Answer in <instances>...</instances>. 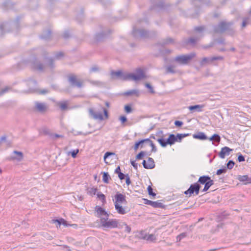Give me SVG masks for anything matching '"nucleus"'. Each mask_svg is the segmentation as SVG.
Here are the masks:
<instances>
[{"mask_svg": "<svg viewBox=\"0 0 251 251\" xmlns=\"http://www.w3.org/2000/svg\"><path fill=\"white\" fill-rule=\"evenodd\" d=\"M111 75L113 79L119 78L124 81L131 80L135 81L143 79L146 77L144 71L141 68L137 69L135 73H123L121 71H112Z\"/></svg>", "mask_w": 251, "mask_h": 251, "instance_id": "obj_1", "label": "nucleus"}, {"mask_svg": "<svg viewBox=\"0 0 251 251\" xmlns=\"http://www.w3.org/2000/svg\"><path fill=\"white\" fill-rule=\"evenodd\" d=\"M31 67L38 71H44L47 69L52 70L54 68V60L52 58L45 57L44 63L34 58L31 61Z\"/></svg>", "mask_w": 251, "mask_h": 251, "instance_id": "obj_2", "label": "nucleus"}, {"mask_svg": "<svg viewBox=\"0 0 251 251\" xmlns=\"http://www.w3.org/2000/svg\"><path fill=\"white\" fill-rule=\"evenodd\" d=\"M233 25V22H226L222 21L219 23L217 25L213 27V30L215 33H222L227 31L230 35H232L235 33V30L232 27Z\"/></svg>", "mask_w": 251, "mask_h": 251, "instance_id": "obj_3", "label": "nucleus"}, {"mask_svg": "<svg viewBox=\"0 0 251 251\" xmlns=\"http://www.w3.org/2000/svg\"><path fill=\"white\" fill-rule=\"evenodd\" d=\"M196 54L194 52H191L187 54H182L176 56L174 59V61L181 65H185L191 61V60L196 56Z\"/></svg>", "mask_w": 251, "mask_h": 251, "instance_id": "obj_4", "label": "nucleus"}, {"mask_svg": "<svg viewBox=\"0 0 251 251\" xmlns=\"http://www.w3.org/2000/svg\"><path fill=\"white\" fill-rule=\"evenodd\" d=\"M132 34L136 38H146L152 36L151 33L144 29H136L134 27L132 31Z\"/></svg>", "mask_w": 251, "mask_h": 251, "instance_id": "obj_5", "label": "nucleus"}, {"mask_svg": "<svg viewBox=\"0 0 251 251\" xmlns=\"http://www.w3.org/2000/svg\"><path fill=\"white\" fill-rule=\"evenodd\" d=\"M108 217H101L100 218V224L104 227L114 228L118 226V222L116 220L111 219L107 221Z\"/></svg>", "mask_w": 251, "mask_h": 251, "instance_id": "obj_6", "label": "nucleus"}, {"mask_svg": "<svg viewBox=\"0 0 251 251\" xmlns=\"http://www.w3.org/2000/svg\"><path fill=\"white\" fill-rule=\"evenodd\" d=\"M224 57L222 56H213L211 57H203L200 62L201 66H203L206 65L213 64L216 65L214 62L217 60H223Z\"/></svg>", "mask_w": 251, "mask_h": 251, "instance_id": "obj_7", "label": "nucleus"}, {"mask_svg": "<svg viewBox=\"0 0 251 251\" xmlns=\"http://www.w3.org/2000/svg\"><path fill=\"white\" fill-rule=\"evenodd\" d=\"M201 185L198 183H195L191 184L188 190L184 192V194L191 197L192 195H198L199 194Z\"/></svg>", "mask_w": 251, "mask_h": 251, "instance_id": "obj_8", "label": "nucleus"}, {"mask_svg": "<svg viewBox=\"0 0 251 251\" xmlns=\"http://www.w3.org/2000/svg\"><path fill=\"white\" fill-rule=\"evenodd\" d=\"M68 80L72 87L81 88L83 86L82 81L78 79L76 76L74 74L69 75L68 76Z\"/></svg>", "mask_w": 251, "mask_h": 251, "instance_id": "obj_9", "label": "nucleus"}, {"mask_svg": "<svg viewBox=\"0 0 251 251\" xmlns=\"http://www.w3.org/2000/svg\"><path fill=\"white\" fill-rule=\"evenodd\" d=\"M35 106L36 110L40 113L45 112L48 109V106L46 103L39 101L35 102Z\"/></svg>", "mask_w": 251, "mask_h": 251, "instance_id": "obj_10", "label": "nucleus"}, {"mask_svg": "<svg viewBox=\"0 0 251 251\" xmlns=\"http://www.w3.org/2000/svg\"><path fill=\"white\" fill-rule=\"evenodd\" d=\"M143 167L145 169H153L155 167V164L153 159L152 158L149 157L148 160H143L142 162Z\"/></svg>", "mask_w": 251, "mask_h": 251, "instance_id": "obj_11", "label": "nucleus"}, {"mask_svg": "<svg viewBox=\"0 0 251 251\" xmlns=\"http://www.w3.org/2000/svg\"><path fill=\"white\" fill-rule=\"evenodd\" d=\"M115 203L121 204V203H127V201L126 200V196L121 193H117L115 196Z\"/></svg>", "mask_w": 251, "mask_h": 251, "instance_id": "obj_12", "label": "nucleus"}, {"mask_svg": "<svg viewBox=\"0 0 251 251\" xmlns=\"http://www.w3.org/2000/svg\"><path fill=\"white\" fill-rule=\"evenodd\" d=\"M232 150L230 149L229 148L227 147H224L222 148L221 151L219 153V156L221 158H225L226 155H228L230 153V152L232 151Z\"/></svg>", "mask_w": 251, "mask_h": 251, "instance_id": "obj_13", "label": "nucleus"}, {"mask_svg": "<svg viewBox=\"0 0 251 251\" xmlns=\"http://www.w3.org/2000/svg\"><path fill=\"white\" fill-rule=\"evenodd\" d=\"M89 112L91 116L94 119H99L100 120H102L103 119V117L101 113L95 112L93 109L91 108L89 110Z\"/></svg>", "mask_w": 251, "mask_h": 251, "instance_id": "obj_14", "label": "nucleus"}, {"mask_svg": "<svg viewBox=\"0 0 251 251\" xmlns=\"http://www.w3.org/2000/svg\"><path fill=\"white\" fill-rule=\"evenodd\" d=\"M95 209L97 213L98 217H100L101 216H104V217H109V215L107 212H106L105 210L100 206H96Z\"/></svg>", "mask_w": 251, "mask_h": 251, "instance_id": "obj_15", "label": "nucleus"}, {"mask_svg": "<svg viewBox=\"0 0 251 251\" xmlns=\"http://www.w3.org/2000/svg\"><path fill=\"white\" fill-rule=\"evenodd\" d=\"M177 141V138L173 134H170L169 137L167 139V145H170L171 146L174 144Z\"/></svg>", "mask_w": 251, "mask_h": 251, "instance_id": "obj_16", "label": "nucleus"}, {"mask_svg": "<svg viewBox=\"0 0 251 251\" xmlns=\"http://www.w3.org/2000/svg\"><path fill=\"white\" fill-rule=\"evenodd\" d=\"M193 137L195 139H198L201 140H204L207 139L206 135L204 133L201 132H200L197 134H194Z\"/></svg>", "mask_w": 251, "mask_h": 251, "instance_id": "obj_17", "label": "nucleus"}, {"mask_svg": "<svg viewBox=\"0 0 251 251\" xmlns=\"http://www.w3.org/2000/svg\"><path fill=\"white\" fill-rule=\"evenodd\" d=\"M107 34L104 32L99 33L95 35V40L97 41H101L103 40L106 37Z\"/></svg>", "mask_w": 251, "mask_h": 251, "instance_id": "obj_18", "label": "nucleus"}, {"mask_svg": "<svg viewBox=\"0 0 251 251\" xmlns=\"http://www.w3.org/2000/svg\"><path fill=\"white\" fill-rule=\"evenodd\" d=\"M211 177L208 176H203L199 177L197 183L201 184H205Z\"/></svg>", "mask_w": 251, "mask_h": 251, "instance_id": "obj_19", "label": "nucleus"}, {"mask_svg": "<svg viewBox=\"0 0 251 251\" xmlns=\"http://www.w3.org/2000/svg\"><path fill=\"white\" fill-rule=\"evenodd\" d=\"M114 205L115 209L119 214L123 215L126 213L125 209L120 204L115 203Z\"/></svg>", "mask_w": 251, "mask_h": 251, "instance_id": "obj_20", "label": "nucleus"}, {"mask_svg": "<svg viewBox=\"0 0 251 251\" xmlns=\"http://www.w3.org/2000/svg\"><path fill=\"white\" fill-rule=\"evenodd\" d=\"M51 32L50 30L49 29L47 31H44L41 35V38L44 40H48L50 38Z\"/></svg>", "mask_w": 251, "mask_h": 251, "instance_id": "obj_21", "label": "nucleus"}, {"mask_svg": "<svg viewBox=\"0 0 251 251\" xmlns=\"http://www.w3.org/2000/svg\"><path fill=\"white\" fill-rule=\"evenodd\" d=\"M203 107V105H195L189 106L188 108L191 111L196 110L198 112H201Z\"/></svg>", "mask_w": 251, "mask_h": 251, "instance_id": "obj_22", "label": "nucleus"}, {"mask_svg": "<svg viewBox=\"0 0 251 251\" xmlns=\"http://www.w3.org/2000/svg\"><path fill=\"white\" fill-rule=\"evenodd\" d=\"M200 37H190L189 39L186 40L185 41V43L186 44H191L194 45L195 44L199 39Z\"/></svg>", "mask_w": 251, "mask_h": 251, "instance_id": "obj_23", "label": "nucleus"}, {"mask_svg": "<svg viewBox=\"0 0 251 251\" xmlns=\"http://www.w3.org/2000/svg\"><path fill=\"white\" fill-rule=\"evenodd\" d=\"M176 66L169 65L166 67V73L176 74L178 72V71L175 69Z\"/></svg>", "mask_w": 251, "mask_h": 251, "instance_id": "obj_24", "label": "nucleus"}, {"mask_svg": "<svg viewBox=\"0 0 251 251\" xmlns=\"http://www.w3.org/2000/svg\"><path fill=\"white\" fill-rule=\"evenodd\" d=\"M149 141V139H145L141 140L137 142H136L134 145V150L135 151L137 150V149L139 148V147L140 145H141V148H142V144L144 143H147V141Z\"/></svg>", "mask_w": 251, "mask_h": 251, "instance_id": "obj_25", "label": "nucleus"}, {"mask_svg": "<svg viewBox=\"0 0 251 251\" xmlns=\"http://www.w3.org/2000/svg\"><path fill=\"white\" fill-rule=\"evenodd\" d=\"M238 179L241 182L247 181V182L244 183L245 184H246L248 183L251 182V181H250V178H249L248 176L247 175L239 176L238 177Z\"/></svg>", "mask_w": 251, "mask_h": 251, "instance_id": "obj_26", "label": "nucleus"}, {"mask_svg": "<svg viewBox=\"0 0 251 251\" xmlns=\"http://www.w3.org/2000/svg\"><path fill=\"white\" fill-rule=\"evenodd\" d=\"M214 184V181L210 178V180H208L205 184L204 188L202 190V192L207 191L209 188Z\"/></svg>", "mask_w": 251, "mask_h": 251, "instance_id": "obj_27", "label": "nucleus"}, {"mask_svg": "<svg viewBox=\"0 0 251 251\" xmlns=\"http://www.w3.org/2000/svg\"><path fill=\"white\" fill-rule=\"evenodd\" d=\"M125 95L126 96L135 95L138 97L139 96V92L138 90L134 89L125 92Z\"/></svg>", "mask_w": 251, "mask_h": 251, "instance_id": "obj_28", "label": "nucleus"}, {"mask_svg": "<svg viewBox=\"0 0 251 251\" xmlns=\"http://www.w3.org/2000/svg\"><path fill=\"white\" fill-rule=\"evenodd\" d=\"M68 101H64L59 102L58 104L62 110H66L68 109Z\"/></svg>", "mask_w": 251, "mask_h": 251, "instance_id": "obj_29", "label": "nucleus"}, {"mask_svg": "<svg viewBox=\"0 0 251 251\" xmlns=\"http://www.w3.org/2000/svg\"><path fill=\"white\" fill-rule=\"evenodd\" d=\"M101 173L103 174V176H102L103 181L105 183H108L109 180L111 179V177H110V176L109 175L108 173L107 172H102Z\"/></svg>", "mask_w": 251, "mask_h": 251, "instance_id": "obj_30", "label": "nucleus"}, {"mask_svg": "<svg viewBox=\"0 0 251 251\" xmlns=\"http://www.w3.org/2000/svg\"><path fill=\"white\" fill-rule=\"evenodd\" d=\"M174 42V39L170 37H168L166 39L164 40L161 43V46H165L166 45L173 44Z\"/></svg>", "mask_w": 251, "mask_h": 251, "instance_id": "obj_31", "label": "nucleus"}, {"mask_svg": "<svg viewBox=\"0 0 251 251\" xmlns=\"http://www.w3.org/2000/svg\"><path fill=\"white\" fill-rule=\"evenodd\" d=\"M151 206H152L154 208H164V204L159 202V201H152V204L151 205Z\"/></svg>", "mask_w": 251, "mask_h": 251, "instance_id": "obj_32", "label": "nucleus"}, {"mask_svg": "<svg viewBox=\"0 0 251 251\" xmlns=\"http://www.w3.org/2000/svg\"><path fill=\"white\" fill-rule=\"evenodd\" d=\"M209 140L210 141L214 140L215 142L219 143L221 141V137L218 134H214L210 138H209Z\"/></svg>", "mask_w": 251, "mask_h": 251, "instance_id": "obj_33", "label": "nucleus"}, {"mask_svg": "<svg viewBox=\"0 0 251 251\" xmlns=\"http://www.w3.org/2000/svg\"><path fill=\"white\" fill-rule=\"evenodd\" d=\"M101 70L100 68L97 65H93L91 69H90V73H95V72H98Z\"/></svg>", "mask_w": 251, "mask_h": 251, "instance_id": "obj_34", "label": "nucleus"}, {"mask_svg": "<svg viewBox=\"0 0 251 251\" xmlns=\"http://www.w3.org/2000/svg\"><path fill=\"white\" fill-rule=\"evenodd\" d=\"M157 141L162 147H165L167 145V140H165L162 138L157 139Z\"/></svg>", "mask_w": 251, "mask_h": 251, "instance_id": "obj_35", "label": "nucleus"}, {"mask_svg": "<svg viewBox=\"0 0 251 251\" xmlns=\"http://www.w3.org/2000/svg\"><path fill=\"white\" fill-rule=\"evenodd\" d=\"M98 191L97 188H88L87 189V193L90 195H95Z\"/></svg>", "mask_w": 251, "mask_h": 251, "instance_id": "obj_36", "label": "nucleus"}, {"mask_svg": "<svg viewBox=\"0 0 251 251\" xmlns=\"http://www.w3.org/2000/svg\"><path fill=\"white\" fill-rule=\"evenodd\" d=\"M2 7L4 10L8 9L12 7V4L10 1H7L3 3Z\"/></svg>", "mask_w": 251, "mask_h": 251, "instance_id": "obj_37", "label": "nucleus"}, {"mask_svg": "<svg viewBox=\"0 0 251 251\" xmlns=\"http://www.w3.org/2000/svg\"><path fill=\"white\" fill-rule=\"evenodd\" d=\"M8 25H9V24L7 23H2L0 25V30L1 36L3 35L4 32L5 28L7 27Z\"/></svg>", "mask_w": 251, "mask_h": 251, "instance_id": "obj_38", "label": "nucleus"}, {"mask_svg": "<svg viewBox=\"0 0 251 251\" xmlns=\"http://www.w3.org/2000/svg\"><path fill=\"white\" fill-rule=\"evenodd\" d=\"M189 135V134H177L176 137L177 138V141L180 142L182 139Z\"/></svg>", "mask_w": 251, "mask_h": 251, "instance_id": "obj_39", "label": "nucleus"}, {"mask_svg": "<svg viewBox=\"0 0 251 251\" xmlns=\"http://www.w3.org/2000/svg\"><path fill=\"white\" fill-rule=\"evenodd\" d=\"M11 89L10 87H5L4 88L1 89L0 90V96L3 95L4 94L8 92Z\"/></svg>", "mask_w": 251, "mask_h": 251, "instance_id": "obj_40", "label": "nucleus"}, {"mask_svg": "<svg viewBox=\"0 0 251 251\" xmlns=\"http://www.w3.org/2000/svg\"><path fill=\"white\" fill-rule=\"evenodd\" d=\"M187 236V233L183 232L176 237V242H180L183 238H185Z\"/></svg>", "mask_w": 251, "mask_h": 251, "instance_id": "obj_41", "label": "nucleus"}, {"mask_svg": "<svg viewBox=\"0 0 251 251\" xmlns=\"http://www.w3.org/2000/svg\"><path fill=\"white\" fill-rule=\"evenodd\" d=\"M147 142L149 143L150 144V146L151 147L152 149H151V151L152 152H156L157 151V149L155 147V146L154 145V144L153 143L152 141H151L150 139H149V141H147Z\"/></svg>", "mask_w": 251, "mask_h": 251, "instance_id": "obj_42", "label": "nucleus"}, {"mask_svg": "<svg viewBox=\"0 0 251 251\" xmlns=\"http://www.w3.org/2000/svg\"><path fill=\"white\" fill-rule=\"evenodd\" d=\"M64 56V53L62 52H58L55 54L54 59H59Z\"/></svg>", "mask_w": 251, "mask_h": 251, "instance_id": "obj_43", "label": "nucleus"}, {"mask_svg": "<svg viewBox=\"0 0 251 251\" xmlns=\"http://www.w3.org/2000/svg\"><path fill=\"white\" fill-rule=\"evenodd\" d=\"M124 108H125V111L126 113H130L132 112V109L131 107L130 106V105H126L125 106Z\"/></svg>", "mask_w": 251, "mask_h": 251, "instance_id": "obj_44", "label": "nucleus"}, {"mask_svg": "<svg viewBox=\"0 0 251 251\" xmlns=\"http://www.w3.org/2000/svg\"><path fill=\"white\" fill-rule=\"evenodd\" d=\"M146 152L144 151H142L139 152L136 156V159L139 160L142 159L144 156L145 155Z\"/></svg>", "mask_w": 251, "mask_h": 251, "instance_id": "obj_45", "label": "nucleus"}, {"mask_svg": "<svg viewBox=\"0 0 251 251\" xmlns=\"http://www.w3.org/2000/svg\"><path fill=\"white\" fill-rule=\"evenodd\" d=\"M235 163L232 160H229L226 164L227 168L229 169H231L233 168Z\"/></svg>", "mask_w": 251, "mask_h": 251, "instance_id": "obj_46", "label": "nucleus"}, {"mask_svg": "<svg viewBox=\"0 0 251 251\" xmlns=\"http://www.w3.org/2000/svg\"><path fill=\"white\" fill-rule=\"evenodd\" d=\"M145 86L147 88L149 89L150 92L151 94H154L155 93L153 87L151 86V85L148 83H146L145 84Z\"/></svg>", "mask_w": 251, "mask_h": 251, "instance_id": "obj_47", "label": "nucleus"}, {"mask_svg": "<svg viewBox=\"0 0 251 251\" xmlns=\"http://www.w3.org/2000/svg\"><path fill=\"white\" fill-rule=\"evenodd\" d=\"M226 167H224V168L223 169H220L219 170H217V172H216V174L217 175H221L223 173H226Z\"/></svg>", "mask_w": 251, "mask_h": 251, "instance_id": "obj_48", "label": "nucleus"}, {"mask_svg": "<svg viewBox=\"0 0 251 251\" xmlns=\"http://www.w3.org/2000/svg\"><path fill=\"white\" fill-rule=\"evenodd\" d=\"M53 223H57L58 225L59 226H60L61 224L63 225H65L66 221L64 219H60V220H53Z\"/></svg>", "mask_w": 251, "mask_h": 251, "instance_id": "obj_49", "label": "nucleus"}, {"mask_svg": "<svg viewBox=\"0 0 251 251\" xmlns=\"http://www.w3.org/2000/svg\"><path fill=\"white\" fill-rule=\"evenodd\" d=\"M249 18H245L243 19V22L242 23V27H245L249 23Z\"/></svg>", "mask_w": 251, "mask_h": 251, "instance_id": "obj_50", "label": "nucleus"}, {"mask_svg": "<svg viewBox=\"0 0 251 251\" xmlns=\"http://www.w3.org/2000/svg\"><path fill=\"white\" fill-rule=\"evenodd\" d=\"M148 191L149 195L152 196L153 197H154L156 196V194L154 192H153L152 188L151 186H149L148 187Z\"/></svg>", "mask_w": 251, "mask_h": 251, "instance_id": "obj_51", "label": "nucleus"}, {"mask_svg": "<svg viewBox=\"0 0 251 251\" xmlns=\"http://www.w3.org/2000/svg\"><path fill=\"white\" fill-rule=\"evenodd\" d=\"M148 241H153L156 239L155 236L153 234H150L146 237Z\"/></svg>", "mask_w": 251, "mask_h": 251, "instance_id": "obj_52", "label": "nucleus"}, {"mask_svg": "<svg viewBox=\"0 0 251 251\" xmlns=\"http://www.w3.org/2000/svg\"><path fill=\"white\" fill-rule=\"evenodd\" d=\"M114 153L113 152H109V151H107L106 152L104 155V161L105 162V163L107 164L108 163L106 161V159L109 156L111 155H114Z\"/></svg>", "mask_w": 251, "mask_h": 251, "instance_id": "obj_53", "label": "nucleus"}, {"mask_svg": "<svg viewBox=\"0 0 251 251\" xmlns=\"http://www.w3.org/2000/svg\"><path fill=\"white\" fill-rule=\"evenodd\" d=\"M205 29V27L204 26H197L194 28V30L196 31L197 32H201Z\"/></svg>", "mask_w": 251, "mask_h": 251, "instance_id": "obj_54", "label": "nucleus"}, {"mask_svg": "<svg viewBox=\"0 0 251 251\" xmlns=\"http://www.w3.org/2000/svg\"><path fill=\"white\" fill-rule=\"evenodd\" d=\"M97 195L98 197L102 200V202L105 201V197L104 195H103V194H101V193L100 194V193H98Z\"/></svg>", "mask_w": 251, "mask_h": 251, "instance_id": "obj_55", "label": "nucleus"}, {"mask_svg": "<svg viewBox=\"0 0 251 251\" xmlns=\"http://www.w3.org/2000/svg\"><path fill=\"white\" fill-rule=\"evenodd\" d=\"M79 151L78 149H76V150H74L72 152H71V155L73 158H75L77 154L78 153Z\"/></svg>", "mask_w": 251, "mask_h": 251, "instance_id": "obj_56", "label": "nucleus"}, {"mask_svg": "<svg viewBox=\"0 0 251 251\" xmlns=\"http://www.w3.org/2000/svg\"><path fill=\"white\" fill-rule=\"evenodd\" d=\"M119 120H120L122 124H124L125 122L127 121V118L125 116H120L119 118Z\"/></svg>", "mask_w": 251, "mask_h": 251, "instance_id": "obj_57", "label": "nucleus"}, {"mask_svg": "<svg viewBox=\"0 0 251 251\" xmlns=\"http://www.w3.org/2000/svg\"><path fill=\"white\" fill-rule=\"evenodd\" d=\"M143 201H144V203L146 204H148V205H150L151 206L152 204V201H150V200H149L147 199H143Z\"/></svg>", "mask_w": 251, "mask_h": 251, "instance_id": "obj_58", "label": "nucleus"}, {"mask_svg": "<svg viewBox=\"0 0 251 251\" xmlns=\"http://www.w3.org/2000/svg\"><path fill=\"white\" fill-rule=\"evenodd\" d=\"M91 84L93 85H99L101 84V82L99 81H93V80H89L88 81Z\"/></svg>", "mask_w": 251, "mask_h": 251, "instance_id": "obj_59", "label": "nucleus"}, {"mask_svg": "<svg viewBox=\"0 0 251 251\" xmlns=\"http://www.w3.org/2000/svg\"><path fill=\"white\" fill-rule=\"evenodd\" d=\"M52 139H54L57 138H63L64 136L62 135H59L58 134H54L51 135Z\"/></svg>", "mask_w": 251, "mask_h": 251, "instance_id": "obj_60", "label": "nucleus"}, {"mask_svg": "<svg viewBox=\"0 0 251 251\" xmlns=\"http://www.w3.org/2000/svg\"><path fill=\"white\" fill-rule=\"evenodd\" d=\"M70 37V33L68 31H66L64 32L63 34V37L64 39H67Z\"/></svg>", "mask_w": 251, "mask_h": 251, "instance_id": "obj_61", "label": "nucleus"}, {"mask_svg": "<svg viewBox=\"0 0 251 251\" xmlns=\"http://www.w3.org/2000/svg\"><path fill=\"white\" fill-rule=\"evenodd\" d=\"M49 91L47 89H43L39 91V93L41 95H45L49 93Z\"/></svg>", "mask_w": 251, "mask_h": 251, "instance_id": "obj_62", "label": "nucleus"}, {"mask_svg": "<svg viewBox=\"0 0 251 251\" xmlns=\"http://www.w3.org/2000/svg\"><path fill=\"white\" fill-rule=\"evenodd\" d=\"M238 160L239 162H242L245 160V157L243 155L240 154L238 156Z\"/></svg>", "mask_w": 251, "mask_h": 251, "instance_id": "obj_63", "label": "nucleus"}, {"mask_svg": "<svg viewBox=\"0 0 251 251\" xmlns=\"http://www.w3.org/2000/svg\"><path fill=\"white\" fill-rule=\"evenodd\" d=\"M175 125L176 126H180L183 125V123L180 121H176L175 122Z\"/></svg>", "mask_w": 251, "mask_h": 251, "instance_id": "obj_64", "label": "nucleus"}]
</instances>
